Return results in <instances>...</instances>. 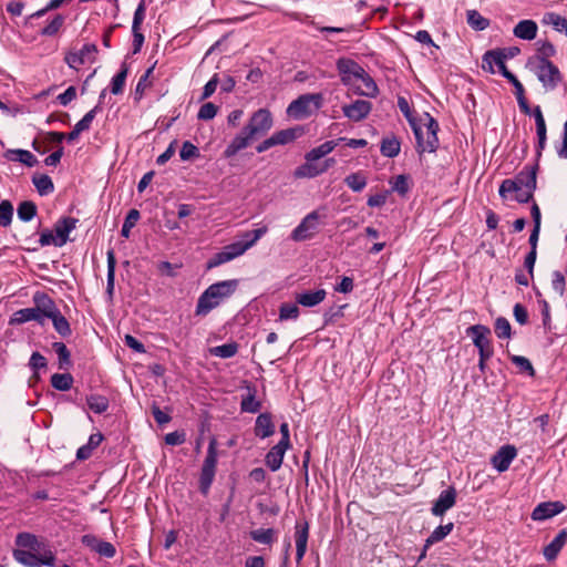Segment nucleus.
<instances>
[{
    "label": "nucleus",
    "instance_id": "9b49d317",
    "mask_svg": "<svg viewBox=\"0 0 567 567\" xmlns=\"http://www.w3.org/2000/svg\"><path fill=\"white\" fill-rule=\"evenodd\" d=\"M319 214L313 210L309 213L301 223L291 231L290 238L293 241H303L313 237L318 231Z\"/></svg>",
    "mask_w": 567,
    "mask_h": 567
},
{
    "label": "nucleus",
    "instance_id": "a18cd8bd",
    "mask_svg": "<svg viewBox=\"0 0 567 567\" xmlns=\"http://www.w3.org/2000/svg\"><path fill=\"white\" fill-rule=\"evenodd\" d=\"M346 185L355 193L361 192L367 186V177L361 173H352L344 178Z\"/></svg>",
    "mask_w": 567,
    "mask_h": 567
},
{
    "label": "nucleus",
    "instance_id": "3c124183",
    "mask_svg": "<svg viewBox=\"0 0 567 567\" xmlns=\"http://www.w3.org/2000/svg\"><path fill=\"white\" fill-rule=\"evenodd\" d=\"M398 107L400 109V111L403 113V115L408 120L410 126H414V124L417 123L419 118H416L414 116V111H413L412 104L405 96H402V95L398 96Z\"/></svg>",
    "mask_w": 567,
    "mask_h": 567
},
{
    "label": "nucleus",
    "instance_id": "7ed1b4c3",
    "mask_svg": "<svg viewBox=\"0 0 567 567\" xmlns=\"http://www.w3.org/2000/svg\"><path fill=\"white\" fill-rule=\"evenodd\" d=\"M79 219L74 217H62L54 225L55 236L50 230L41 233L39 243L42 247L54 245L62 247L69 240L70 233L75 229Z\"/></svg>",
    "mask_w": 567,
    "mask_h": 567
},
{
    "label": "nucleus",
    "instance_id": "338daca9",
    "mask_svg": "<svg viewBox=\"0 0 567 567\" xmlns=\"http://www.w3.org/2000/svg\"><path fill=\"white\" fill-rule=\"evenodd\" d=\"M566 281L563 274L558 270L554 271L551 275V288L554 291L558 293L559 297H563L565 293Z\"/></svg>",
    "mask_w": 567,
    "mask_h": 567
},
{
    "label": "nucleus",
    "instance_id": "c756f323",
    "mask_svg": "<svg viewBox=\"0 0 567 567\" xmlns=\"http://www.w3.org/2000/svg\"><path fill=\"white\" fill-rule=\"evenodd\" d=\"M537 24L533 20H522L514 28V35L523 40H533L537 34Z\"/></svg>",
    "mask_w": 567,
    "mask_h": 567
},
{
    "label": "nucleus",
    "instance_id": "bf43d9fd",
    "mask_svg": "<svg viewBox=\"0 0 567 567\" xmlns=\"http://www.w3.org/2000/svg\"><path fill=\"white\" fill-rule=\"evenodd\" d=\"M268 228L266 226H262L260 228L245 231L240 235V244H247L251 241V247L267 233Z\"/></svg>",
    "mask_w": 567,
    "mask_h": 567
},
{
    "label": "nucleus",
    "instance_id": "c85d7f7f",
    "mask_svg": "<svg viewBox=\"0 0 567 567\" xmlns=\"http://www.w3.org/2000/svg\"><path fill=\"white\" fill-rule=\"evenodd\" d=\"M4 157L8 161L20 162L28 167H33L38 164L37 157L31 152L25 150H8L4 153Z\"/></svg>",
    "mask_w": 567,
    "mask_h": 567
},
{
    "label": "nucleus",
    "instance_id": "864d4df0",
    "mask_svg": "<svg viewBox=\"0 0 567 567\" xmlns=\"http://www.w3.org/2000/svg\"><path fill=\"white\" fill-rule=\"evenodd\" d=\"M412 186V178L409 174H401L395 177L392 183V190L400 195H405Z\"/></svg>",
    "mask_w": 567,
    "mask_h": 567
},
{
    "label": "nucleus",
    "instance_id": "5701e85b",
    "mask_svg": "<svg viewBox=\"0 0 567 567\" xmlns=\"http://www.w3.org/2000/svg\"><path fill=\"white\" fill-rule=\"evenodd\" d=\"M247 394L243 395L240 402L241 412L257 413L261 409V402L256 399L257 389L255 385L248 383L246 385Z\"/></svg>",
    "mask_w": 567,
    "mask_h": 567
},
{
    "label": "nucleus",
    "instance_id": "7c9ffc66",
    "mask_svg": "<svg viewBox=\"0 0 567 567\" xmlns=\"http://www.w3.org/2000/svg\"><path fill=\"white\" fill-rule=\"evenodd\" d=\"M338 145V141H327L323 144L312 148L309 151L305 158L308 162H316L320 159L321 157H324L329 153H331Z\"/></svg>",
    "mask_w": 567,
    "mask_h": 567
},
{
    "label": "nucleus",
    "instance_id": "412c9836",
    "mask_svg": "<svg viewBox=\"0 0 567 567\" xmlns=\"http://www.w3.org/2000/svg\"><path fill=\"white\" fill-rule=\"evenodd\" d=\"M564 509L565 506L560 502H544L534 508L532 518L534 520H545L561 513Z\"/></svg>",
    "mask_w": 567,
    "mask_h": 567
},
{
    "label": "nucleus",
    "instance_id": "f257e3e1",
    "mask_svg": "<svg viewBox=\"0 0 567 567\" xmlns=\"http://www.w3.org/2000/svg\"><path fill=\"white\" fill-rule=\"evenodd\" d=\"M239 281L229 279L210 285L198 298L195 315L205 317L237 290Z\"/></svg>",
    "mask_w": 567,
    "mask_h": 567
},
{
    "label": "nucleus",
    "instance_id": "f3484780",
    "mask_svg": "<svg viewBox=\"0 0 567 567\" xmlns=\"http://www.w3.org/2000/svg\"><path fill=\"white\" fill-rule=\"evenodd\" d=\"M33 302L43 320L52 318L60 311L54 300L45 292L37 291L33 295Z\"/></svg>",
    "mask_w": 567,
    "mask_h": 567
},
{
    "label": "nucleus",
    "instance_id": "a19ab883",
    "mask_svg": "<svg viewBox=\"0 0 567 567\" xmlns=\"http://www.w3.org/2000/svg\"><path fill=\"white\" fill-rule=\"evenodd\" d=\"M275 530L272 528H259L249 533L250 538L264 545H270L275 540Z\"/></svg>",
    "mask_w": 567,
    "mask_h": 567
},
{
    "label": "nucleus",
    "instance_id": "8fccbe9b",
    "mask_svg": "<svg viewBox=\"0 0 567 567\" xmlns=\"http://www.w3.org/2000/svg\"><path fill=\"white\" fill-rule=\"evenodd\" d=\"M141 217V214L137 209L135 208H132L128 210L125 219H124V223H123V226H122V229H121V236L124 237V238H128L130 237V234H131V229L136 225V223L138 221Z\"/></svg>",
    "mask_w": 567,
    "mask_h": 567
},
{
    "label": "nucleus",
    "instance_id": "aec40b11",
    "mask_svg": "<svg viewBox=\"0 0 567 567\" xmlns=\"http://www.w3.org/2000/svg\"><path fill=\"white\" fill-rule=\"evenodd\" d=\"M254 141H256L250 134L243 127L241 132L237 134L224 151V157L230 158L240 151L248 147Z\"/></svg>",
    "mask_w": 567,
    "mask_h": 567
},
{
    "label": "nucleus",
    "instance_id": "c03bdc74",
    "mask_svg": "<svg viewBox=\"0 0 567 567\" xmlns=\"http://www.w3.org/2000/svg\"><path fill=\"white\" fill-rule=\"evenodd\" d=\"M55 331L63 338L69 337L72 333L71 327L66 318L59 311L52 318H50Z\"/></svg>",
    "mask_w": 567,
    "mask_h": 567
},
{
    "label": "nucleus",
    "instance_id": "0eeeda50",
    "mask_svg": "<svg viewBox=\"0 0 567 567\" xmlns=\"http://www.w3.org/2000/svg\"><path fill=\"white\" fill-rule=\"evenodd\" d=\"M467 336L473 340L474 346L478 349L480 357L488 360L494 353L493 344L489 339L491 329L483 324H474L466 329Z\"/></svg>",
    "mask_w": 567,
    "mask_h": 567
},
{
    "label": "nucleus",
    "instance_id": "72a5a7b5",
    "mask_svg": "<svg viewBox=\"0 0 567 567\" xmlns=\"http://www.w3.org/2000/svg\"><path fill=\"white\" fill-rule=\"evenodd\" d=\"M239 346L237 342H228L209 349V353L221 359H229L237 354Z\"/></svg>",
    "mask_w": 567,
    "mask_h": 567
},
{
    "label": "nucleus",
    "instance_id": "9d476101",
    "mask_svg": "<svg viewBox=\"0 0 567 567\" xmlns=\"http://www.w3.org/2000/svg\"><path fill=\"white\" fill-rule=\"evenodd\" d=\"M535 61L537 63L536 74L538 80L545 87L555 89L561 80L558 68L545 58H535Z\"/></svg>",
    "mask_w": 567,
    "mask_h": 567
},
{
    "label": "nucleus",
    "instance_id": "a211bd4d",
    "mask_svg": "<svg viewBox=\"0 0 567 567\" xmlns=\"http://www.w3.org/2000/svg\"><path fill=\"white\" fill-rule=\"evenodd\" d=\"M455 502L456 491L454 487H449L441 492L431 512L434 516H443L446 511H449L455 505Z\"/></svg>",
    "mask_w": 567,
    "mask_h": 567
},
{
    "label": "nucleus",
    "instance_id": "6e6d98bb",
    "mask_svg": "<svg viewBox=\"0 0 567 567\" xmlns=\"http://www.w3.org/2000/svg\"><path fill=\"white\" fill-rule=\"evenodd\" d=\"M544 23L551 24L557 31L567 34V20L556 13H547L544 17Z\"/></svg>",
    "mask_w": 567,
    "mask_h": 567
},
{
    "label": "nucleus",
    "instance_id": "69168bd1",
    "mask_svg": "<svg viewBox=\"0 0 567 567\" xmlns=\"http://www.w3.org/2000/svg\"><path fill=\"white\" fill-rule=\"evenodd\" d=\"M217 111L218 107L214 103L207 102L200 106L197 117L203 121L213 120L216 116Z\"/></svg>",
    "mask_w": 567,
    "mask_h": 567
},
{
    "label": "nucleus",
    "instance_id": "0e129e2a",
    "mask_svg": "<svg viewBox=\"0 0 567 567\" xmlns=\"http://www.w3.org/2000/svg\"><path fill=\"white\" fill-rule=\"evenodd\" d=\"M64 23V17L56 14L52 21L41 30V35L52 37L55 35Z\"/></svg>",
    "mask_w": 567,
    "mask_h": 567
},
{
    "label": "nucleus",
    "instance_id": "2eb2a0df",
    "mask_svg": "<svg viewBox=\"0 0 567 567\" xmlns=\"http://www.w3.org/2000/svg\"><path fill=\"white\" fill-rule=\"evenodd\" d=\"M349 90L358 95L369 97H372L378 93V86L374 80L365 72V70L352 82V84H350Z\"/></svg>",
    "mask_w": 567,
    "mask_h": 567
},
{
    "label": "nucleus",
    "instance_id": "774afa93",
    "mask_svg": "<svg viewBox=\"0 0 567 567\" xmlns=\"http://www.w3.org/2000/svg\"><path fill=\"white\" fill-rule=\"evenodd\" d=\"M233 259L230 258V256L228 255V252H226V250H224V248L216 252L208 261H207V269H212V268H215V267H218L223 264H226L228 261H231Z\"/></svg>",
    "mask_w": 567,
    "mask_h": 567
},
{
    "label": "nucleus",
    "instance_id": "09e8293b",
    "mask_svg": "<svg viewBox=\"0 0 567 567\" xmlns=\"http://www.w3.org/2000/svg\"><path fill=\"white\" fill-rule=\"evenodd\" d=\"M155 69V65L150 66L145 73L140 78L135 92H134V100L136 102L141 101V99L144 95L145 90L151 85V82L148 81L150 76L153 74V71Z\"/></svg>",
    "mask_w": 567,
    "mask_h": 567
},
{
    "label": "nucleus",
    "instance_id": "a878e982",
    "mask_svg": "<svg viewBox=\"0 0 567 567\" xmlns=\"http://www.w3.org/2000/svg\"><path fill=\"white\" fill-rule=\"evenodd\" d=\"M305 133V130L302 126H296L291 128L281 130L278 132H275L271 137L275 140L274 144L277 145H286L288 143L293 142L298 137L302 136Z\"/></svg>",
    "mask_w": 567,
    "mask_h": 567
},
{
    "label": "nucleus",
    "instance_id": "bb28decb",
    "mask_svg": "<svg viewBox=\"0 0 567 567\" xmlns=\"http://www.w3.org/2000/svg\"><path fill=\"white\" fill-rule=\"evenodd\" d=\"M288 449L289 447L277 443L269 450V452L266 454L265 462L270 471L276 472L281 467L285 453Z\"/></svg>",
    "mask_w": 567,
    "mask_h": 567
},
{
    "label": "nucleus",
    "instance_id": "de8ad7c7",
    "mask_svg": "<svg viewBox=\"0 0 567 567\" xmlns=\"http://www.w3.org/2000/svg\"><path fill=\"white\" fill-rule=\"evenodd\" d=\"M107 256V285L106 290L110 295L113 293L114 290V281H115V267L116 259L113 249H110L106 254Z\"/></svg>",
    "mask_w": 567,
    "mask_h": 567
},
{
    "label": "nucleus",
    "instance_id": "20e7f679",
    "mask_svg": "<svg viewBox=\"0 0 567 567\" xmlns=\"http://www.w3.org/2000/svg\"><path fill=\"white\" fill-rule=\"evenodd\" d=\"M217 441L215 437L210 439L206 457L203 462L199 475V491L203 495H207L214 482L217 467Z\"/></svg>",
    "mask_w": 567,
    "mask_h": 567
},
{
    "label": "nucleus",
    "instance_id": "6e6552de",
    "mask_svg": "<svg viewBox=\"0 0 567 567\" xmlns=\"http://www.w3.org/2000/svg\"><path fill=\"white\" fill-rule=\"evenodd\" d=\"M272 124L274 120L270 111L267 109H259L252 113L244 128L250 134V136L258 140L268 133L272 127Z\"/></svg>",
    "mask_w": 567,
    "mask_h": 567
},
{
    "label": "nucleus",
    "instance_id": "e2e57ef3",
    "mask_svg": "<svg viewBox=\"0 0 567 567\" xmlns=\"http://www.w3.org/2000/svg\"><path fill=\"white\" fill-rule=\"evenodd\" d=\"M199 150L192 142L185 141L179 151V157L182 161H190L199 157Z\"/></svg>",
    "mask_w": 567,
    "mask_h": 567
},
{
    "label": "nucleus",
    "instance_id": "79ce46f5",
    "mask_svg": "<svg viewBox=\"0 0 567 567\" xmlns=\"http://www.w3.org/2000/svg\"><path fill=\"white\" fill-rule=\"evenodd\" d=\"M29 367L33 371L32 379H34V381L38 382L40 380L39 371L42 369H47L48 361L40 352H33L29 360Z\"/></svg>",
    "mask_w": 567,
    "mask_h": 567
},
{
    "label": "nucleus",
    "instance_id": "c9c22d12",
    "mask_svg": "<svg viewBox=\"0 0 567 567\" xmlns=\"http://www.w3.org/2000/svg\"><path fill=\"white\" fill-rule=\"evenodd\" d=\"M53 350L55 351L59 359V369L68 370L72 365L71 353L70 350L63 342H54L52 344Z\"/></svg>",
    "mask_w": 567,
    "mask_h": 567
},
{
    "label": "nucleus",
    "instance_id": "f03ea898",
    "mask_svg": "<svg viewBox=\"0 0 567 567\" xmlns=\"http://www.w3.org/2000/svg\"><path fill=\"white\" fill-rule=\"evenodd\" d=\"M411 128L415 135L416 150L420 154L436 151L439 147V123L429 113H423Z\"/></svg>",
    "mask_w": 567,
    "mask_h": 567
},
{
    "label": "nucleus",
    "instance_id": "37998d69",
    "mask_svg": "<svg viewBox=\"0 0 567 567\" xmlns=\"http://www.w3.org/2000/svg\"><path fill=\"white\" fill-rule=\"evenodd\" d=\"M37 205L31 200L21 202L17 209L18 217L22 221H30L37 215Z\"/></svg>",
    "mask_w": 567,
    "mask_h": 567
},
{
    "label": "nucleus",
    "instance_id": "4be33fe9",
    "mask_svg": "<svg viewBox=\"0 0 567 567\" xmlns=\"http://www.w3.org/2000/svg\"><path fill=\"white\" fill-rule=\"evenodd\" d=\"M309 537V525L307 522L303 524L297 523L296 532H295V540H296V561L300 564L306 551H307V543Z\"/></svg>",
    "mask_w": 567,
    "mask_h": 567
},
{
    "label": "nucleus",
    "instance_id": "13d9d810",
    "mask_svg": "<svg viewBox=\"0 0 567 567\" xmlns=\"http://www.w3.org/2000/svg\"><path fill=\"white\" fill-rule=\"evenodd\" d=\"M13 217V206L9 200H2L0 203V225L8 227Z\"/></svg>",
    "mask_w": 567,
    "mask_h": 567
},
{
    "label": "nucleus",
    "instance_id": "58836bf2",
    "mask_svg": "<svg viewBox=\"0 0 567 567\" xmlns=\"http://www.w3.org/2000/svg\"><path fill=\"white\" fill-rule=\"evenodd\" d=\"M32 182L41 196L49 195L54 190V184L51 177L45 174L33 176Z\"/></svg>",
    "mask_w": 567,
    "mask_h": 567
},
{
    "label": "nucleus",
    "instance_id": "49530a36",
    "mask_svg": "<svg viewBox=\"0 0 567 567\" xmlns=\"http://www.w3.org/2000/svg\"><path fill=\"white\" fill-rule=\"evenodd\" d=\"M454 528L453 523L437 526L426 539V547L444 539Z\"/></svg>",
    "mask_w": 567,
    "mask_h": 567
},
{
    "label": "nucleus",
    "instance_id": "e433bc0d",
    "mask_svg": "<svg viewBox=\"0 0 567 567\" xmlns=\"http://www.w3.org/2000/svg\"><path fill=\"white\" fill-rule=\"evenodd\" d=\"M74 379L70 373H54L51 375V385L58 391H69Z\"/></svg>",
    "mask_w": 567,
    "mask_h": 567
},
{
    "label": "nucleus",
    "instance_id": "2f4dec72",
    "mask_svg": "<svg viewBox=\"0 0 567 567\" xmlns=\"http://www.w3.org/2000/svg\"><path fill=\"white\" fill-rule=\"evenodd\" d=\"M13 320L17 323H24V322H28V321H37L40 324L44 323V320L41 317V315H40V312H39V310H38L35 305L32 308H23V309L18 310L14 313V319Z\"/></svg>",
    "mask_w": 567,
    "mask_h": 567
},
{
    "label": "nucleus",
    "instance_id": "4c0bfd02",
    "mask_svg": "<svg viewBox=\"0 0 567 567\" xmlns=\"http://www.w3.org/2000/svg\"><path fill=\"white\" fill-rule=\"evenodd\" d=\"M322 174V169L313 162L306 161L305 164L300 165L295 171V177L297 178H313Z\"/></svg>",
    "mask_w": 567,
    "mask_h": 567
},
{
    "label": "nucleus",
    "instance_id": "f8f14e48",
    "mask_svg": "<svg viewBox=\"0 0 567 567\" xmlns=\"http://www.w3.org/2000/svg\"><path fill=\"white\" fill-rule=\"evenodd\" d=\"M483 62L489 65V70L493 71V64L498 68V71L504 75V78L508 79L515 86L516 91L519 94H524V87L522 83L517 80V78L507 70L504 61V56L501 52L497 51H487L484 54Z\"/></svg>",
    "mask_w": 567,
    "mask_h": 567
},
{
    "label": "nucleus",
    "instance_id": "cd10ccee",
    "mask_svg": "<svg viewBox=\"0 0 567 567\" xmlns=\"http://www.w3.org/2000/svg\"><path fill=\"white\" fill-rule=\"evenodd\" d=\"M327 296L324 289H318L316 291H303L296 296L297 303L303 307H315L321 303Z\"/></svg>",
    "mask_w": 567,
    "mask_h": 567
},
{
    "label": "nucleus",
    "instance_id": "1a4fd4ad",
    "mask_svg": "<svg viewBox=\"0 0 567 567\" xmlns=\"http://www.w3.org/2000/svg\"><path fill=\"white\" fill-rule=\"evenodd\" d=\"M12 555L18 563L27 567H40L41 565L54 567L55 563V556L49 549L44 550L41 556L25 549H14Z\"/></svg>",
    "mask_w": 567,
    "mask_h": 567
},
{
    "label": "nucleus",
    "instance_id": "ea45409f",
    "mask_svg": "<svg viewBox=\"0 0 567 567\" xmlns=\"http://www.w3.org/2000/svg\"><path fill=\"white\" fill-rule=\"evenodd\" d=\"M16 544L21 547L20 549L28 548L37 551L40 548L37 536L30 533H19L16 537Z\"/></svg>",
    "mask_w": 567,
    "mask_h": 567
},
{
    "label": "nucleus",
    "instance_id": "4468645a",
    "mask_svg": "<svg viewBox=\"0 0 567 567\" xmlns=\"http://www.w3.org/2000/svg\"><path fill=\"white\" fill-rule=\"evenodd\" d=\"M96 52L97 48L94 43H86L80 51L66 53L64 61L71 69L78 70L79 66L84 64L86 61H93V55Z\"/></svg>",
    "mask_w": 567,
    "mask_h": 567
},
{
    "label": "nucleus",
    "instance_id": "052dcab7",
    "mask_svg": "<svg viewBox=\"0 0 567 567\" xmlns=\"http://www.w3.org/2000/svg\"><path fill=\"white\" fill-rule=\"evenodd\" d=\"M495 333L501 339H508L512 336V328L509 321L504 318L499 317L495 321Z\"/></svg>",
    "mask_w": 567,
    "mask_h": 567
},
{
    "label": "nucleus",
    "instance_id": "393cba45",
    "mask_svg": "<svg viewBox=\"0 0 567 567\" xmlns=\"http://www.w3.org/2000/svg\"><path fill=\"white\" fill-rule=\"evenodd\" d=\"M275 433V425L272 423L271 414L261 413L257 416L255 423V435L266 439Z\"/></svg>",
    "mask_w": 567,
    "mask_h": 567
},
{
    "label": "nucleus",
    "instance_id": "6ab92c4d",
    "mask_svg": "<svg viewBox=\"0 0 567 567\" xmlns=\"http://www.w3.org/2000/svg\"><path fill=\"white\" fill-rule=\"evenodd\" d=\"M371 111V103L365 100H357L342 106L344 116L351 121L359 122L368 116Z\"/></svg>",
    "mask_w": 567,
    "mask_h": 567
},
{
    "label": "nucleus",
    "instance_id": "680f3d73",
    "mask_svg": "<svg viewBox=\"0 0 567 567\" xmlns=\"http://www.w3.org/2000/svg\"><path fill=\"white\" fill-rule=\"evenodd\" d=\"M249 248H251V241L247 244H240L239 241L231 243L224 247V250L228 252L231 259H235L244 255Z\"/></svg>",
    "mask_w": 567,
    "mask_h": 567
},
{
    "label": "nucleus",
    "instance_id": "f704fd0d",
    "mask_svg": "<svg viewBox=\"0 0 567 567\" xmlns=\"http://www.w3.org/2000/svg\"><path fill=\"white\" fill-rule=\"evenodd\" d=\"M87 406L96 414H102L107 411L110 406L109 399L101 394H91L86 398Z\"/></svg>",
    "mask_w": 567,
    "mask_h": 567
},
{
    "label": "nucleus",
    "instance_id": "39448f33",
    "mask_svg": "<svg viewBox=\"0 0 567 567\" xmlns=\"http://www.w3.org/2000/svg\"><path fill=\"white\" fill-rule=\"evenodd\" d=\"M517 185L527 192L534 193L536 188V168L534 166H526L514 178L504 179L499 186V196L507 198Z\"/></svg>",
    "mask_w": 567,
    "mask_h": 567
},
{
    "label": "nucleus",
    "instance_id": "4d7b16f0",
    "mask_svg": "<svg viewBox=\"0 0 567 567\" xmlns=\"http://www.w3.org/2000/svg\"><path fill=\"white\" fill-rule=\"evenodd\" d=\"M99 112H101V107H100V105H95L74 126L81 133L84 131H89L91 128L93 120L95 118V116Z\"/></svg>",
    "mask_w": 567,
    "mask_h": 567
},
{
    "label": "nucleus",
    "instance_id": "b1692460",
    "mask_svg": "<svg viewBox=\"0 0 567 567\" xmlns=\"http://www.w3.org/2000/svg\"><path fill=\"white\" fill-rule=\"evenodd\" d=\"M567 542V530L561 529L557 536L544 548V556L548 561L556 559Z\"/></svg>",
    "mask_w": 567,
    "mask_h": 567
},
{
    "label": "nucleus",
    "instance_id": "423d86ee",
    "mask_svg": "<svg viewBox=\"0 0 567 567\" xmlns=\"http://www.w3.org/2000/svg\"><path fill=\"white\" fill-rule=\"evenodd\" d=\"M322 101L321 93L300 95L288 105L287 114L296 120L305 118L312 113L311 105L315 110H319L322 106Z\"/></svg>",
    "mask_w": 567,
    "mask_h": 567
},
{
    "label": "nucleus",
    "instance_id": "603ef678",
    "mask_svg": "<svg viewBox=\"0 0 567 567\" xmlns=\"http://www.w3.org/2000/svg\"><path fill=\"white\" fill-rule=\"evenodd\" d=\"M467 23L474 29V30H485L489 25L488 19L484 18L480 12L476 10H470L467 11Z\"/></svg>",
    "mask_w": 567,
    "mask_h": 567
},
{
    "label": "nucleus",
    "instance_id": "dca6fc26",
    "mask_svg": "<svg viewBox=\"0 0 567 567\" xmlns=\"http://www.w3.org/2000/svg\"><path fill=\"white\" fill-rule=\"evenodd\" d=\"M516 455L517 451L513 445H505L492 456L491 463L499 473H502L508 470Z\"/></svg>",
    "mask_w": 567,
    "mask_h": 567
},
{
    "label": "nucleus",
    "instance_id": "5fc2aeb1",
    "mask_svg": "<svg viewBox=\"0 0 567 567\" xmlns=\"http://www.w3.org/2000/svg\"><path fill=\"white\" fill-rule=\"evenodd\" d=\"M300 310L296 303L284 302L279 308V320H296Z\"/></svg>",
    "mask_w": 567,
    "mask_h": 567
},
{
    "label": "nucleus",
    "instance_id": "ddd939ff",
    "mask_svg": "<svg viewBox=\"0 0 567 567\" xmlns=\"http://www.w3.org/2000/svg\"><path fill=\"white\" fill-rule=\"evenodd\" d=\"M337 69L341 76V81L347 86H350L357 78L363 73L364 69L355 61L347 58H340L337 61Z\"/></svg>",
    "mask_w": 567,
    "mask_h": 567
},
{
    "label": "nucleus",
    "instance_id": "473e14b6",
    "mask_svg": "<svg viewBox=\"0 0 567 567\" xmlns=\"http://www.w3.org/2000/svg\"><path fill=\"white\" fill-rule=\"evenodd\" d=\"M128 74V65L123 62L120 71L111 80V92L114 95L122 94L125 86V81Z\"/></svg>",
    "mask_w": 567,
    "mask_h": 567
}]
</instances>
